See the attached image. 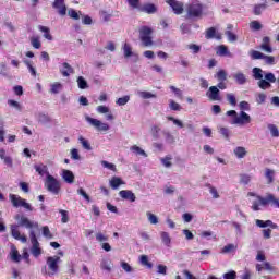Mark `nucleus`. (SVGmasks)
<instances>
[{
  "instance_id": "f257e3e1",
  "label": "nucleus",
  "mask_w": 279,
  "mask_h": 279,
  "mask_svg": "<svg viewBox=\"0 0 279 279\" xmlns=\"http://www.w3.org/2000/svg\"><path fill=\"white\" fill-rule=\"evenodd\" d=\"M15 221H17V225H11V236L15 239V241H20L21 243H27V236L25 234H21V231H19V226L22 228H27L28 230H38V222L31 221L29 218L23 216V215H16Z\"/></svg>"
},
{
  "instance_id": "f03ea898",
  "label": "nucleus",
  "mask_w": 279,
  "mask_h": 279,
  "mask_svg": "<svg viewBox=\"0 0 279 279\" xmlns=\"http://www.w3.org/2000/svg\"><path fill=\"white\" fill-rule=\"evenodd\" d=\"M240 113H238L235 110H229L227 111V117H232L231 125H247L248 123H252V117L245 112L250 111V102L243 100L239 104Z\"/></svg>"
},
{
  "instance_id": "7ed1b4c3",
  "label": "nucleus",
  "mask_w": 279,
  "mask_h": 279,
  "mask_svg": "<svg viewBox=\"0 0 279 279\" xmlns=\"http://www.w3.org/2000/svg\"><path fill=\"white\" fill-rule=\"evenodd\" d=\"M252 74L258 81L257 86L262 90H267V88L271 87V84H276V75L271 72L265 73L260 68H253Z\"/></svg>"
},
{
  "instance_id": "20e7f679",
  "label": "nucleus",
  "mask_w": 279,
  "mask_h": 279,
  "mask_svg": "<svg viewBox=\"0 0 279 279\" xmlns=\"http://www.w3.org/2000/svg\"><path fill=\"white\" fill-rule=\"evenodd\" d=\"M186 19H202L204 16V3L199 0H190L185 5Z\"/></svg>"
},
{
  "instance_id": "39448f33",
  "label": "nucleus",
  "mask_w": 279,
  "mask_h": 279,
  "mask_svg": "<svg viewBox=\"0 0 279 279\" xmlns=\"http://www.w3.org/2000/svg\"><path fill=\"white\" fill-rule=\"evenodd\" d=\"M260 206H272V208H279V199L271 193L266 194L265 197L257 196V201L252 204V210L257 213L260 210Z\"/></svg>"
},
{
  "instance_id": "423d86ee",
  "label": "nucleus",
  "mask_w": 279,
  "mask_h": 279,
  "mask_svg": "<svg viewBox=\"0 0 279 279\" xmlns=\"http://www.w3.org/2000/svg\"><path fill=\"white\" fill-rule=\"evenodd\" d=\"M46 265L44 266L41 269V274H44V276H56V274H58V271H60V257L58 256H50L47 258L46 260ZM48 267V270H47Z\"/></svg>"
},
{
  "instance_id": "0eeeda50",
  "label": "nucleus",
  "mask_w": 279,
  "mask_h": 279,
  "mask_svg": "<svg viewBox=\"0 0 279 279\" xmlns=\"http://www.w3.org/2000/svg\"><path fill=\"white\" fill-rule=\"evenodd\" d=\"M45 189H47L49 193H52V195H59L61 189L60 181H58V179H56L53 175L47 174L45 180Z\"/></svg>"
},
{
  "instance_id": "6e6552de",
  "label": "nucleus",
  "mask_w": 279,
  "mask_h": 279,
  "mask_svg": "<svg viewBox=\"0 0 279 279\" xmlns=\"http://www.w3.org/2000/svg\"><path fill=\"white\" fill-rule=\"evenodd\" d=\"M151 34H154V31L149 26H142L140 28V40H142L144 47H151L154 45Z\"/></svg>"
},
{
  "instance_id": "1a4fd4ad",
  "label": "nucleus",
  "mask_w": 279,
  "mask_h": 279,
  "mask_svg": "<svg viewBox=\"0 0 279 279\" xmlns=\"http://www.w3.org/2000/svg\"><path fill=\"white\" fill-rule=\"evenodd\" d=\"M29 239L32 243L31 253L35 258H38L40 254H43V250L40 248V243L38 242V238H36V231H29Z\"/></svg>"
},
{
  "instance_id": "9d476101",
  "label": "nucleus",
  "mask_w": 279,
  "mask_h": 279,
  "mask_svg": "<svg viewBox=\"0 0 279 279\" xmlns=\"http://www.w3.org/2000/svg\"><path fill=\"white\" fill-rule=\"evenodd\" d=\"M85 120L89 125L95 128L98 132H108L110 130V124L101 122V120L90 118L89 116L85 117Z\"/></svg>"
},
{
  "instance_id": "9b49d317",
  "label": "nucleus",
  "mask_w": 279,
  "mask_h": 279,
  "mask_svg": "<svg viewBox=\"0 0 279 279\" xmlns=\"http://www.w3.org/2000/svg\"><path fill=\"white\" fill-rule=\"evenodd\" d=\"M9 198L12 205L14 206V208H19L22 206V208H25L26 210H29V211L34 210V208H32V205L27 203V201L21 198V196L16 194H10Z\"/></svg>"
},
{
  "instance_id": "f8f14e48",
  "label": "nucleus",
  "mask_w": 279,
  "mask_h": 279,
  "mask_svg": "<svg viewBox=\"0 0 279 279\" xmlns=\"http://www.w3.org/2000/svg\"><path fill=\"white\" fill-rule=\"evenodd\" d=\"M166 3L170 5L173 14H177V16L184 14V2L178 0H167Z\"/></svg>"
},
{
  "instance_id": "ddd939ff",
  "label": "nucleus",
  "mask_w": 279,
  "mask_h": 279,
  "mask_svg": "<svg viewBox=\"0 0 279 279\" xmlns=\"http://www.w3.org/2000/svg\"><path fill=\"white\" fill-rule=\"evenodd\" d=\"M206 97L209 99V101H221V92L217 86H210L206 92Z\"/></svg>"
},
{
  "instance_id": "4468645a",
  "label": "nucleus",
  "mask_w": 279,
  "mask_h": 279,
  "mask_svg": "<svg viewBox=\"0 0 279 279\" xmlns=\"http://www.w3.org/2000/svg\"><path fill=\"white\" fill-rule=\"evenodd\" d=\"M52 8L57 10L60 16H66V4L64 3V0H54Z\"/></svg>"
},
{
  "instance_id": "2eb2a0df",
  "label": "nucleus",
  "mask_w": 279,
  "mask_h": 279,
  "mask_svg": "<svg viewBox=\"0 0 279 279\" xmlns=\"http://www.w3.org/2000/svg\"><path fill=\"white\" fill-rule=\"evenodd\" d=\"M270 43L271 38H269V36L263 37L259 49H262V51H265L266 53H274V48H271Z\"/></svg>"
},
{
  "instance_id": "dca6fc26",
  "label": "nucleus",
  "mask_w": 279,
  "mask_h": 279,
  "mask_svg": "<svg viewBox=\"0 0 279 279\" xmlns=\"http://www.w3.org/2000/svg\"><path fill=\"white\" fill-rule=\"evenodd\" d=\"M122 51L124 53V58H134V62H136L138 60V54L134 53L132 51V46L128 43H125L123 46H122Z\"/></svg>"
},
{
  "instance_id": "f3484780",
  "label": "nucleus",
  "mask_w": 279,
  "mask_h": 279,
  "mask_svg": "<svg viewBox=\"0 0 279 279\" xmlns=\"http://www.w3.org/2000/svg\"><path fill=\"white\" fill-rule=\"evenodd\" d=\"M119 196L128 202H136V194L131 190H122L119 192Z\"/></svg>"
},
{
  "instance_id": "a211bd4d",
  "label": "nucleus",
  "mask_w": 279,
  "mask_h": 279,
  "mask_svg": "<svg viewBox=\"0 0 279 279\" xmlns=\"http://www.w3.org/2000/svg\"><path fill=\"white\" fill-rule=\"evenodd\" d=\"M59 71L63 77H70L72 73H74L73 66H71V64L66 62L61 64V68Z\"/></svg>"
},
{
  "instance_id": "6ab92c4d",
  "label": "nucleus",
  "mask_w": 279,
  "mask_h": 279,
  "mask_svg": "<svg viewBox=\"0 0 279 279\" xmlns=\"http://www.w3.org/2000/svg\"><path fill=\"white\" fill-rule=\"evenodd\" d=\"M255 223L257 226V228H272V230H276V228H278V225L274 223V221L271 220H260V219H256Z\"/></svg>"
},
{
  "instance_id": "aec40b11",
  "label": "nucleus",
  "mask_w": 279,
  "mask_h": 279,
  "mask_svg": "<svg viewBox=\"0 0 279 279\" xmlns=\"http://www.w3.org/2000/svg\"><path fill=\"white\" fill-rule=\"evenodd\" d=\"M61 178L66 184H73V182H75V174H73L71 170H62Z\"/></svg>"
},
{
  "instance_id": "412c9836",
  "label": "nucleus",
  "mask_w": 279,
  "mask_h": 279,
  "mask_svg": "<svg viewBox=\"0 0 279 279\" xmlns=\"http://www.w3.org/2000/svg\"><path fill=\"white\" fill-rule=\"evenodd\" d=\"M9 256L13 263H21L22 255L19 253L15 245H11Z\"/></svg>"
},
{
  "instance_id": "4be33fe9",
  "label": "nucleus",
  "mask_w": 279,
  "mask_h": 279,
  "mask_svg": "<svg viewBox=\"0 0 279 279\" xmlns=\"http://www.w3.org/2000/svg\"><path fill=\"white\" fill-rule=\"evenodd\" d=\"M123 184H125V181L121 180L119 177H112L109 181V186H111L113 191H117V189L123 186Z\"/></svg>"
},
{
  "instance_id": "5701e85b",
  "label": "nucleus",
  "mask_w": 279,
  "mask_h": 279,
  "mask_svg": "<svg viewBox=\"0 0 279 279\" xmlns=\"http://www.w3.org/2000/svg\"><path fill=\"white\" fill-rule=\"evenodd\" d=\"M233 154L239 160H241L247 156V149L243 146H238L233 149Z\"/></svg>"
},
{
  "instance_id": "b1692460",
  "label": "nucleus",
  "mask_w": 279,
  "mask_h": 279,
  "mask_svg": "<svg viewBox=\"0 0 279 279\" xmlns=\"http://www.w3.org/2000/svg\"><path fill=\"white\" fill-rule=\"evenodd\" d=\"M141 12H145L146 14H156L158 12V7L154 3H147L141 9Z\"/></svg>"
},
{
  "instance_id": "393cba45",
  "label": "nucleus",
  "mask_w": 279,
  "mask_h": 279,
  "mask_svg": "<svg viewBox=\"0 0 279 279\" xmlns=\"http://www.w3.org/2000/svg\"><path fill=\"white\" fill-rule=\"evenodd\" d=\"M233 80H235L236 84H239L240 86L247 84V76H245L243 72H238L233 74Z\"/></svg>"
},
{
  "instance_id": "a878e982",
  "label": "nucleus",
  "mask_w": 279,
  "mask_h": 279,
  "mask_svg": "<svg viewBox=\"0 0 279 279\" xmlns=\"http://www.w3.org/2000/svg\"><path fill=\"white\" fill-rule=\"evenodd\" d=\"M265 10H267V1L259 4H255L253 9V13L255 14V16H260V14L265 12Z\"/></svg>"
},
{
  "instance_id": "bb28decb",
  "label": "nucleus",
  "mask_w": 279,
  "mask_h": 279,
  "mask_svg": "<svg viewBox=\"0 0 279 279\" xmlns=\"http://www.w3.org/2000/svg\"><path fill=\"white\" fill-rule=\"evenodd\" d=\"M233 27L234 26L232 24H228V26H227L228 31H226V33H225L229 43H236V40H238L236 35L234 33H232V31H231V29H233Z\"/></svg>"
},
{
  "instance_id": "cd10ccee",
  "label": "nucleus",
  "mask_w": 279,
  "mask_h": 279,
  "mask_svg": "<svg viewBox=\"0 0 279 279\" xmlns=\"http://www.w3.org/2000/svg\"><path fill=\"white\" fill-rule=\"evenodd\" d=\"M161 242L166 245V247H171V235L167 231L160 232Z\"/></svg>"
},
{
  "instance_id": "c85d7f7f",
  "label": "nucleus",
  "mask_w": 279,
  "mask_h": 279,
  "mask_svg": "<svg viewBox=\"0 0 279 279\" xmlns=\"http://www.w3.org/2000/svg\"><path fill=\"white\" fill-rule=\"evenodd\" d=\"M100 268L104 271H112V260L109 258H102L100 262Z\"/></svg>"
},
{
  "instance_id": "c756f323",
  "label": "nucleus",
  "mask_w": 279,
  "mask_h": 279,
  "mask_svg": "<svg viewBox=\"0 0 279 279\" xmlns=\"http://www.w3.org/2000/svg\"><path fill=\"white\" fill-rule=\"evenodd\" d=\"M62 88H63L62 83L60 82L52 83L50 85V93L52 95H58L59 93H62Z\"/></svg>"
},
{
  "instance_id": "7c9ffc66",
  "label": "nucleus",
  "mask_w": 279,
  "mask_h": 279,
  "mask_svg": "<svg viewBox=\"0 0 279 279\" xmlns=\"http://www.w3.org/2000/svg\"><path fill=\"white\" fill-rule=\"evenodd\" d=\"M130 149L135 154V156H143V158H147V153H145V150H143L138 145H133Z\"/></svg>"
},
{
  "instance_id": "2f4dec72",
  "label": "nucleus",
  "mask_w": 279,
  "mask_h": 279,
  "mask_svg": "<svg viewBox=\"0 0 279 279\" xmlns=\"http://www.w3.org/2000/svg\"><path fill=\"white\" fill-rule=\"evenodd\" d=\"M37 121L41 123V125H47V123H51V118L46 113H38Z\"/></svg>"
},
{
  "instance_id": "473e14b6",
  "label": "nucleus",
  "mask_w": 279,
  "mask_h": 279,
  "mask_svg": "<svg viewBox=\"0 0 279 279\" xmlns=\"http://www.w3.org/2000/svg\"><path fill=\"white\" fill-rule=\"evenodd\" d=\"M216 53H217V56H221V57L228 56L229 58H232V53L229 52V51H228V47H227V46H223V45H221V46H219V47L217 48Z\"/></svg>"
},
{
  "instance_id": "72a5a7b5",
  "label": "nucleus",
  "mask_w": 279,
  "mask_h": 279,
  "mask_svg": "<svg viewBox=\"0 0 279 279\" xmlns=\"http://www.w3.org/2000/svg\"><path fill=\"white\" fill-rule=\"evenodd\" d=\"M215 34H217V29L215 27H210L206 31L205 37L207 38V40H210L213 38H217L218 40H220L221 36H216Z\"/></svg>"
},
{
  "instance_id": "f704fd0d",
  "label": "nucleus",
  "mask_w": 279,
  "mask_h": 279,
  "mask_svg": "<svg viewBox=\"0 0 279 279\" xmlns=\"http://www.w3.org/2000/svg\"><path fill=\"white\" fill-rule=\"evenodd\" d=\"M255 101H256L257 106H263V104H265V101H267V94H265V93L256 94Z\"/></svg>"
},
{
  "instance_id": "c9c22d12",
  "label": "nucleus",
  "mask_w": 279,
  "mask_h": 279,
  "mask_svg": "<svg viewBox=\"0 0 279 279\" xmlns=\"http://www.w3.org/2000/svg\"><path fill=\"white\" fill-rule=\"evenodd\" d=\"M35 171L39 174V175H48V168L45 165H35L34 167Z\"/></svg>"
},
{
  "instance_id": "e433bc0d",
  "label": "nucleus",
  "mask_w": 279,
  "mask_h": 279,
  "mask_svg": "<svg viewBox=\"0 0 279 279\" xmlns=\"http://www.w3.org/2000/svg\"><path fill=\"white\" fill-rule=\"evenodd\" d=\"M236 244H227L226 246L222 247L221 254H232L235 250H238Z\"/></svg>"
},
{
  "instance_id": "4c0bfd02",
  "label": "nucleus",
  "mask_w": 279,
  "mask_h": 279,
  "mask_svg": "<svg viewBox=\"0 0 279 279\" xmlns=\"http://www.w3.org/2000/svg\"><path fill=\"white\" fill-rule=\"evenodd\" d=\"M38 29H39V32L44 33V38H46V40H53V36H51L49 34V32H50L49 27L39 25Z\"/></svg>"
},
{
  "instance_id": "58836bf2",
  "label": "nucleus",
  "mask_w": 279,
  "mask_h": 279,
  "mask_svg": "<svg viewBox=\"0 0 279 279\" xmlns=\"http://www.w3.org/2000/svg\"><path fill=\"white\" fill-rule=\"evenodd\" d=\"M275 173L276 172L274 170L269 169V168H267L265 170V178L267 180V184H274V175H275Z\"/></svg>"
},
{
  "instance_id": "ea45409f",
  "label": "nucleus",
  "mask_w": 279,
  "mask_h": 279,
  "mask_svg": "<svg viewBox=\"0 0 279 279\" xmlns=\"http://www.w3.org/2000/svg\"><path fill=\"white\" fill-rule=\"evenodd\" d=\"M215 77L218 80V82H226V80H228V72H226V70H219L215 74Z\"/></svg>"
},
{
  "instance_id": "a19ab883",
  "label": "nucleus",
  "mask_w": 279,
  "mask_h": 279,
  "mask_svg": "<svg viewBox=\"0 0 279 279\" xmlns=\"http://www.w3.org/2000/svg\"><path fill=\"white\" fill-rule=\"evenodd\" d=\"M140 263L141 265H143V267H147L148 269H151V267H154V265L149 263V257L147 255L140 256Z\"/></svg>"
},
{
  "instance_id": "79ce46f5",
  "label": "nucleus",
  "mask_w": 279,
  "mask_h": 279,
  "mask_svg": "<svg viewBox=\"0 0 279 279\" xmlns=\"http://www.w3.org/2000/svg\"><path fill=\"white\" fill-rule=\"evenodd\" d=\"M146 217L151 226H156L158 223V216H156L151 211H146Z\"/></svg>"
},
{
  "instance_id": "37998d69",
  "label": "nucleus",
  "mask_w": 279,
  "mask_h": 279,
  "mask_svg": "<svg viewBox=\"0 0 279 279\" xmlns=\"http://www.w3.org/2000/svg\"><path fill=\"white\" fill-rule=\"evenodd\" d=\"M78 142L81 143L82 147L87 151H90L93 149L90 143L88 142V140L84 138V136H80Z\"/></svg>"
},
{
  "instance_id": "c03bdc74",
  "label": "nucleus",
  "mask_w": 279,
  "mask_h": 279,
  "mask_svg": "<svg viewBox=\"0 0 279 279\" xmlns=\"http://www.w3.org/2000/svg\"><path fill=\"white\" fill-rule=\"evenodd\" d=\"M138 97L142 99H156V94L150 92H137Z\"/></svg>"
},
{
  "instance_id": "a18cd8bd",
  "label": "nucleus",
  "mask_w": 279,
  "mask_h": 279,
  "mask_svg": "<svg viewBox=\"0 0 279 279\" xmlns=\"http://www.w3.org/2000/svg\"><path fill=\"white\" fill-rule=\"evenodd\" d=\"M77 86L81 88V90H85V88H88V82L84 78V76H78L77 80Z\"/></svg>"
},
{
  "instance_id": "49530a36",
  "label": "nucleus",
  "mask_w": 279,
  "mask_h": 279,
  "mask_svg": "<svg viewBox=\"0 0 279 279\" xmlns=\"http://www.w3.org/2000/svg\"><path fill=\"white\" fill-rule=\"evenodd\" d=\"M250 56L252 60H263L265 58V54L258 50H252Z\"/></svg>"
},
{
  "instance_id": "de8ad7c7",
  "label": "nucleus",
  "mask_w": 279,
  "mask_h": 279,
  "mask_svg": "<svg viewBox=\"0 0 279 279\" xmlns=\"http://www.w3.org/2000/svg\"><path fill=\"white\" fill-rule=\"evenodd\" d=\"M252 182V177L250 174H240V184L247 186Z\"/></svg>"
},
{
  "instance_id": "09e8293b",
  "label": "nucleus",
  "mask_w": 279,
  "mask_h": 279,
  "mask_svg": "<svg viewBox=\"0 0 279 279\" xmlns=\"http://www.w3.org/2000/svg\"><path fill=\"white\" fill-rule=\"evenodd\" d=\"M250 27H251V29H253V32H260V29H263V24H260V22L254 20L250 23Z\"/></svg>"
},
{
  "instance_id": "8fccbe9b",
  "label": "nucleus",
  "mask_w": 279,
  "mask_h": 279,
  "mask_svg": "<svg viewBox=\"0 0 279 279\" xmlns=\"http://www.w3.org/2000/svg\"><path fill=\"white\" fill-rule=\"evenodd\" d=\"M218 132L223 138H230V130L226 126H218Z\"/></svg>"
},
{
  "instance_id": "3c124183",
  "label": "nucleus",
  "mask_w": 279,
  "mask_h": 279,
  "mask_svg": "<svg viewBox=\"0 0 279 279\" xmlns=\"http://www.w3.org/2000/svg\"><path fill=\"white\" fill-rule=\"evenodd\" d=\"M31 44H32V47H34V49H40V47H43V44L40 43L39 37H32Z\"/></svg>"
},
{
  "instance_id": "603ef678",
  "label": "nucleus",
  "mask_w": 279,
  "mask_h": 279,
  "mask_svg": "<svg viewBox=\"0 0 279 279\" xmlns=\"http://www.w3.org/2000/svg\"><path fill=\"white\" fill-rule=\"evenodd\" d=\"M150 134L155 138H160V126L153 125L151 129H150Z\"/></svg>"
},
{
  "instance_id": "864d4df0",
  "label": "nucleus",
  "mask_w": 279,
  "mask_h": 279,
  "mask_svg": "<svg viewBox=\"0 0 279 279\" xmlns=\"http://www.w3.org/2000/svg\"><path fill=\"white\" fill-rule=\"evenodd\" d=\"M169 108L175 112H180V110H182V106H180V104L175 102L174 100H169Z\"/></svg>"
},
{
  "instance_id": "5fc2aeb1",
  "label": "nucleus",
  "mask_w": 279,
  "mask_h": 279,
  "mask_svg": "<svg viewBox=\"0 0 279 279\" xmlns=\"http://www.w3.org/2000/svg\"><path fill=\"white\" fill-rule=\"evenodd\" d=\"M129 101H130V96L126 95V96H123L121 98H118L116 100V104H117V106H125Z\"/></svg>"
},
{
  "instance_id": "6e6d98bb",
  "label": "nucleus",
  "mask_w": 279,
  "mask_h": 279,
  "mask_svg": "<svg viewBox=\"0 0 279 279\" xmlns=\"http://www.w3.org/2000/svg\"><path fill=\"white\" fill-rule=\"evenodd\" d=\"M187 49H190V51H192V53H199V51H202V46L196 45V44H190V45H187Z\"/></svg>"
},
{
  "instance_id": "4d7b16f0",
  "label": "nucleus",
  "mask_w": 279,
  "mask_h": 279,
  "mask_svg": "<svg viewBox=\"0 0 279 279\" xmlns=\"http://www.w3.org/2000/svg\"><path fill=\"white\" fill-rule=\"evenodd\" d=\"M130 8H133V10H140L141 9V0H126Z\"/></svg>"
},
{
  "instance_id": "13d9d810",
  "label": "nucleus",
  "mask_w": 279,
  "mask_h": 279,
  "mask_svg": "<svg viewBox=\"0 0 279 279\" xmlns=\"http://www.w3.org/2000/svg\"><path fill=\"white\" fill-rule=\"evenodd\" d=\"M268 130L270 131L271 136H274L275 138H278V136H279V131H278V126H277V125L270 124V125L268 126Z\"/></svg>"
},
{
  "instance_id": "bf43d9fd",
  "label": "nucleus",
  "mask_w": 279,
  "mask_h": 279,
  "mask_svg": "<svg viewBox=\"0 0 279 279\" xmlns=\"http://www.w3.org/2000/svg\"><path fill=\"white\" fill-rule=\"evenodd\" d=\"M41 232L43 236H45L46 239H53V234H51V230H49L48 226L43 227Z\"/></svg>"
},
{
  "instance_id": "052dcab7",
  "label": "nucleus",
  "mask_w": 279,
  "mask_h": 279,
  "mask_svg": "<svg viewBox=\"0 0 279 279\" xmlns=\"http://www.w3.org/2000/svg\"><path fill=\"white\" fill-rule=\"evenodd\" d=\"M167 119H168V121H172V123L174 125H177L178 128H184V123L181 120L175 119V118H173L171 116H168Z\"/></svg>"
},
{
  "instance_id": "680f3d73",
  "label": "nucleus",
  "mask_w": 279,
  "mask_h": 279,
  "mask_svg": "<svg viewBox=\"0 0 279 279\" xmlns=\"http://www.w3.org/2000/svg\"><path fill=\"white\" fill-rule=\"evenodd\" d=\"M68 15L74 21H80V14L77 13V11H75V9L68 10Z\"/></svg>"
},
{
  "instance_id": "e2e57ef3",
  "label": "nucleus",
  "mask_w": 279,
  "mask_h": 279,
  "mask_svg": "<svg viewBox=\"0 0 279 279\" xmlns=\"http://www.w3.org/2000/svg\"><path fill=\"white\" fill-rule=\"evenodd\" d=\"M70 154H71L72 160H81L82 159V157L80 156V150H77L76 148H72Z\"/></svg>"
},
{
  "instance_id": "0e129e2a",
  "label": "nucleus",
  "mask_w": 279,
  "mask_h": 279,
  "mask_svg": "<svg viewBox=\"0 0 279 279\" xmlns=\"http://www.w3.org/2000/svg\"><path fill=\"white\" fill-rule=\"evenodd\" d=\"M102 167H105V169H109L110 171H117V166L114 163H110L106 160L101 161Z\"/></svg>"
},
{
  "instance_id": "69168bd1",
  "label": "nucleus",
  "mask_w": 279,
  "mask_h": 279,
  "mask_svg": "<svg viewBox=\"0 0 279 279\" xmlns=\"http://www.w3.org/2000/svg\"><path fill=\"white\" fill-rule=\"evenodd\" d=\"M227 101H229L230 106H236V96L234 94H227Z\"/></svg>"
},
{
  "instance_id": "338daca9",
  "label": "nucleus",
  "mask_w": 279,
  "mask_h": 279,
  "mask_svg": "<svg viewBox=\"0 0 279 279\" xmlns=\"http://www.w3.org/2000/svg\"><path fill=\"white\" fill-rule=\"evenodd\" d=\"M162 134H163L166 141H168V143H174L175 138L171 135V132L162 131Z\"/></svg>"
},
{
  "instance_id": "774afa93",
  "label": "nucleus",
  "mask_w": 279,
  "mask_h": 279,
  "mask_svg": "<svg viewBox=\"0 0 279 279\" xmlns=\"http://www.w3.org/2000/svg\"><path fill=\"white\" fill-rule=\"evenodd\" d=\"M223 278H225V279H236V271L231 270V271L225 274V275H223Z\"/></svg>"
}]
</instances>
